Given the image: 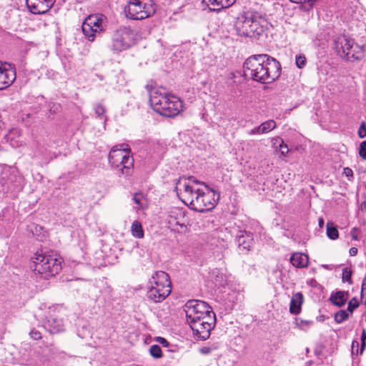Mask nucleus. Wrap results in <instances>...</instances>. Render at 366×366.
<instances>
[{"instance_id":"a211bd4d","label":"nucleus","mask_w":366,"mask_h":366,"mask_svg":"<svg viewBox=\"0 0 366 366\" xmlns=\"http://www.w3.org/2000/svg\"><path fill=\"white\" fill-rule=\"evenodd\" d=\"M62 318L56 314H50L44 323V328L51 334H56L64 330Z\"/></svg>"},{"instance_id":"20e7f679","label":"nucleus","mask_w":366,"mask_h":366,"mask_svg":"<svg viewBox=\"0 0 366 366\" xmlns=\"http://www.w3.org/2000/svg\"><path fill=\"white\" fill-rule=\"evenodd\" d=\"M33 269L44 278L54 276L61 269V259L54 252H37L33 257Z\"/></svg>"},{"instance_id":"a878e982","label":"nucleus","mask_w":366,"mask_h":366,"mask_svg":"<svg viewBox=\"0 0 366 366\" xmlns=\"http://www.w3.org/2000/svg\"><path fill=\"white\" fill-rule=\"evenodd\" d=\"M326 227L327 237L332 240L337 239L339 237V232L337 227L334 225V223L328 222Z\"/></svg>"},{"instance_id":"c756f323","label":"nucleus","mask_w":366,"mask_h":366,"mask_svg":"<svg viewBox=\"0 0 366 366\" xmlns=\"http://www.w3.org/2000/svg\"><path fill=\"white\" fill-rule=\"evenodd\" d=\"M94 112L97 117L101 119L104 118V115L106 112L104 107L101 104H97L94 106Z\"/></svg>"},{"instance_id":"0eeeda50","label":"nucleus","mask_w":366,"mask_h":366,"mask_svg":"<svg viewBox=\"0 0 366 366\" xmlns=\"http://www.w3.org/2000/svg\"><path fill=\"white\" fill-rule=\"evenodd\" d=\"M127 18L132 20H142L155 13L152 0H129L124 7Z\"/></svg>"},{"instance_id":"1a4fd4ad","label":"nucleus","mask_w":366,"mask_h":366,"mask_svg":"<svg viewBox=\"0 0 366 366\" xmlns=\"http://www.w3.org/2000/svg\"><path fill=\"white\" fill-rule=\"evenodd\" d=\"M338 54L347 61L359 60L362 56V49L354 44V41L345 36H340L335 41Z\"/></svg>"},{"instance_id":"473e14b6","label":"nucleus","mask_w":366,"mask_h":366,"mask_svg":"<svg viewBox=\"0 0 366 366\" xmlns=\"http://www.w3.org/2000/svg\"><path fill=\"white\" fill-rule=\"evenodd\" d=\"M306 64V58L305 55L300 54L296 56V65L299 69L303 68Z\"/></svg>"},{"instance_id":"4468645a","label":"nucleus","mask_w":366,"mask_h":366,"mask_svg":"<svg viewBox=\"0 0 366 366\" xmlns=\"http://www.w3.org/2000/svg\"><path fill=\"white\" fill-rule=\"evenodd\" d=\"M187 222L188 218L182 208L174 207L170 211L168 217V224L174 230L179 232V228H176V227H179L182 232L185 231Z\"/></svg>"},{"instance_id":"de8ad7c7","label":"nucleus","mask_w":366,"mask_h":366,"mask_svg":"<svg viewBox=\"0 0 366 366\" xmlns=\"http://www.w3.org/2000/svg\"><path fill=\"white\" fill-rule=\"evenodd\" d=\"M318 224H319L320 227H323V225H324V219L322 217L319 218Z\"/></svg>"},{"instance_id":"58836bf2","label":"nucleus","mask_w":366,"mask_h":366,"mask_svg":"<svg viewBox=\"0 0 366 366\" xmlns=\"http://www.w3.org/2000/svg\"><path fill=\"white\" fill-rule=\"evenodd\" d=\"M365 340H366V332L365 330H362V335H361V349H360V353L362 352L364 347L365 346Z\"/></svg>"},{"instance_id":"f8f14e48","label":"nucleus","mask_w":366,"mask_h":366,"mask_svg":"<svg viewBox=\"0 0 366 366\" xmlns=\"http://www.w3.org/2000/svg\"><path fill=\"white\" fill-rule=\"evenodd\" d=\"M103 20L102 16L90 15L82 24V31L85 37L90 41H93L97 34H99L104 29Z\"/></svg>"},{"instance_id":"37998d69","label":"nucleus","mask_w":366,"mask_h":366,"mask_svg":"<svg viewBox=\"0 0 366 366\" xmlns=\"http://www.w3.org/2000/svg\"><path fill=\"white\" fill-rule=\"evenodd\" d=\"M344 174L347 177H352L353 176V172L349 167H346V168L344 169Z\"/></svg>"},{"instance_id":"5701e85b","label":"nucleus","mask_w":366,"mask_h":366,"mask_svg":"<svg viewBox=\"0 0 366 366\" xmlns=\"http://www.w3.org/2000/svg\"><path fill=\"white\" fill-rule=\"evenodd\" d=\"M291 264L298 268H304L307 267L309 259L307 255L303 253H295L290 257Z\"/></svg>"},{"instance_id":"412c9836","label":"nucleus","mask_w":366,"mask_h":366,"mask_svg":"<svg viewBox=\"0 0 366 366\" xmlns=\"http://www.w3.org/2000/svg\"><path fill=\"white\" fill-rule=\"evenodd\" d=\"M276 128V122L274 120H267L262 123L259 126L255 127L247 132L249 135L267 134Z\"/></svg>"},{"instance_id":"c03bdc74","label":"nucleus","mask_w":366,"mask_h":366,"mask_svg":"<svg viewBox=\"0 0 366 366\" xmlns=\"http://www.w3.org/2000/svg\"><path fill=\"white\" fill-rule=\"evenodd\" d=\"M349 252L350 256H355L357 254V249L356 247H351Z\"/></svg>"},{"instance_id":"72a5a7b5","label":"nucleus","mask_w":366,"mask_h":366,"mask_svg":"<svg viewBox=\"0 0 366 366\" xmlns=\"http://www.w3.org/2000/svg\"><path fill=\"white\" fill-rule=\"evenodd\" d=\"M359 155L362 159L366 160V141L360 143L359 147Z\"/></svg>"},{"instance_id":"6ab92c4d","label":"nucleus","mask_w":366,"mask_h":366,"mask_svg":"<svg viewBox=\"0 0 366 366\" xmlns=\"http://www.w3.org/2000/svg\"><path fill=\"white\" fill-rule=\"evenodd\" d=\"M16 78L14 70L6 69L0 61V90L11 85Z\"/></svg>"},{"instance_id":"7c9ffc66","label":"nucleus","mask_w":366,"mask_h":366,"mask_svg":"<svg viewBox=\"0 0 366 366\" xmlns=\"http://www.w3.org/2000/svg\"><path fill=\"white\" fill-rule=\"evenodd\" d=\"M359 307V302L356 297H353L348 303L347 311L352 313Z\"/></svg>"},{"instance_id":"dca6fc26","label":"nucleus","mask_w":366,"mask_h":366,"mask_svg":"<svg viewBox=\"0 0 366 366\" xmlns=\"http://www.w3.org/2000/svg\"><path fill=\"white\" fill-rule=\"evenodd\" d=\"M236 242L240 252L247 253L254 245L253 233L247 231H239L236 237Z\"/></svg>"},{"instance_id":"e433bc0d","label":"nucleus","mask_w":366,"mask_h":366,"mask_svg":"<svg viewBox=\"0 0 366 366\" xmlns=\"http://www.w3.org/2000/svg\"><path fill=\"white\" fill-rule=\"evenodd\" d=\"M30 337L34 340H39L41 339V334L36 330H32L29 333Z\"/></svg>"},{"instance_id":"bb28decb","label":"nucleus","mask_w":366,"mask_h":366,"mask_svg":"<svg viewBox=\"0 0 366 366\" xmlns=\"http://www.w3.org/2000/svg\"><path fill=\"white\" fill-rule=\"evenodd\" d=\"M349 317V313L345 310H339L335 315V320L337 323L340 324Z\"/></svg>"},{"instance_id":"c85d7f7f","label":"nucleus","mask_w":366,"mask_h":366,"mask_svg":"<svg viewBox=\"0 0 366 366\" xmlns=\"http://www.w3.org/2000/svg\"><path fill=\"white\" fill-rule=\"evenodd\" d=\"M274 144H279V150L282 155L285 156L289 152V148L282 139H275Z\"/></svg>"},{"instance_id":"4c0bfd02","label":"nucleus","mask_w":366,"mask_h":366,"mask_svg":"<svg viewBox=\"0 0 366 366\" xmlns=\"http://www.w3.org/2000/svg\"><path fill=\"white\" fill-rule=\"evenodd\" d=\"M360 233V231L358 228L353 227L351 230L352 238L354 240H359L360 239V237H359Z\"/></svg>"},{"instance_id":"f704fd0d","label":"nucleus","mask_w":366,"mask_h":366,"mask_svg":"<svg viewBox=\"0 0 366 366\" xmlns=\"http://www.w3.org/2000/svg\"><path fill=\"white\" fill-rule=\"evenodd\" d=\"M358 136L361 139L366 137V124L365 122H362L359 127Z\"/></svg>"},{"instance_id":"b1692460","label":"nucleus","mask_w":366,"mask_h":366,"mask_svg":"<svg viewBox=\"0 0 366 366\" xmlns=\"http://www.w3.org/2000/svg\"><path fill=\"white\" fill-rule=\"evenodd\" d=\"M348 298V294L344 291H337L335 293H332L330 297V300L332 303L337 307L343 306L347 302Z\"/></svg>"},{"instance_id":"f3484780","label":"nucleus","mask_w":366,"mask_h":366,"mask_svg":"<svg viewBox=\"0 0 366 366\" xmlns=\"http://www.w3.org/2000/svg\"><path fill=\"white\" fill-rule=\"evenodd\" d=\"M56 0H26L29 11L35 14L47 12L54 5Z\"/></svg>"},{"instance_id":"a18cd8bd","label":"nucleus","mask_w":366,"mask_h":366,"mask_svg":"<svg viewBox=\"0 0 366 366\" xmlns=\"http://www.w3.org/2000/svg\"><path fill=\"white\" fill-rule=\"evenodd\" d=\"M359 343L357 341H353L352 343V352H354L355 348L357 347V352L358 351Z\"/></svg>"},{"instance_id":"cd10ccee","label":"nucleus","mask_w":366,"mask_h":366,"mask_svg":"<svg viewBox=\"0 0 366 366\" xmlns=\"http://www.w3.org/2000/svg\"><path fill=\"white\" fill-rule=\"evenodd\" d=\"M149 353L154 358H160L162 356V349L157 345H154L150 347Z\"/></svg>"},{"instance_id":"423d86ee","label":"nucleus","mask_w":366,"mask_h":366,"mask_svg":"<svg viewBox=\"0 0 366 366\" xmlns=\"http://www.w3.org/2000/svg\"><path fill=\"white\" fill-rule=\"evenodd\" d=\"M114 147L109 154V162L114 168L119 169L122 175L130 176L133 172L134 159L127 145Z\"/></svg>"},{"instance_id":"09e8293b","label":"nucleus","mask_w":366,"mask_h":366,"mask_svg":"<svg viewBox=\"0 0 366 366\" xmlns=\"http://www.w3.org/2000/svg\"><path fill=\"white\" fill-rule=\"evenodd\" d=\"M363 287H364V284L362 285V292H363Z\"/></svg>"},{"instance_id":"ea45409f","label":"nucleus","mask_w":366,"mask_h":366,"mask_svg":"<svg viewBox=\"0 0 366 366\" xmlns=\"http://www.w3.org/2000/svg\"><path fill=\"white\" fill-rule=\"evenodd\" d=\"M133 200L137 204L141 206L142 195L139 194H135L133 197Z\"/></svg>"},{"instance_id":"4be33fe9","label":"nucleus","mask_w":366,"mask_h":366,"mask_svg":"<svg viewBox=\"0 0 366 366\" xmlns=\"http://www.w3.org/2000/svg\"><path fill=\"white\" fill-rule=\"evenodd\" d=\"M303 303V295L301 292L294 294L290 300V312L293 315H297L301 311Z\"/></svg>"},{"instance_id":"f257e3e1","label":"nucleus","mask_w":366,"mask_h":366,"mask_svg":"<svg viewBox=\"0 0 366 366\" xmlns=\"http://www.w3.org/2000/svg\"><path fill=\"white\" fill-rule=\"evenodd\" d=\"M180 189L182 202L189 204L190 207L198 212H205L212 209L219 199V194L209 187L204 182L197 180L194 176H189L187 180L178 179L176 189Z\"/></svg>"},{"instance_id":"2eb2a0df","label":"nucleus","mask_w":366,"mask_h":366,"mask_svg":"<svg viewBox=\"0 0 366 366\" xmlns=\"http://www.w3.org/2000/svg\"><path fill=\"white\" fill-rule=\"evenodd\" d=\"M268 26L267 20L257 12H254L252 24H251L249 37L258 38L264 34Z\"/></svg>"},{"instance_id":"9b49d317","label":"nucleus","mask_w":366,"mask_h":366,"mask_svg":"<svg viewBox=\"0 0 366 366\" xmlns=\"http://www.w3.org/2000/svg\"><path fill=\"white\" fill-rule=\"evenodd\" d=\"M216 322L215 315H206L202 319L189 323L194 335L200 340H206L209 335L211 330L214 328Z\"/></svg>"},{"instance_id":"ddd939ff","label":"nucleus","mask_w":366,"mask_h":366,"mask_svg":"<svg viewBox=\"0 0 366 366\" xmlns=\"http://www.w3.org/2000/svg\"><path fill=\"white\" fill-rule=\"evenodd\" d=\"M253 16L254 11H244L238 15L234 24V30L238 36L249 37Z\"/></svg>"},{"instance_id":"c9c22d12","label":"nucleus","mask_w":366,"mask_h":366,"mask_svg":"<svg viewBox=\"0 0 366 366\" xmlns=\"http://www.w3.org/2000/svg\"><path fill=\"white\" fill-rule=\"evenodd\" d=\"M351 276L352 273L350 271L347 270L346 268L343 269L342 279L344 281L351 283Z\"/></svg>"},{"instance_id":"39448f33","label":"nucleus","mask_w":366,"mask_h":366,"mask_svg":"<svg viewBox=\"0 0 366 366\" xmlns=\"http://www.w3.org/2000/svg\"><path fill=\"white\" fill-rule=\"evenodd\" d=\"M147 297L154 303L161 302L172 292V283L169 276L163 271L156 272L149 280Z\"/></svg>"},{"instance_id":"2f4dec72","label":"nucleus","mask_w":366,"mask_h":366,"mask_svg":"<svg viewBox=\"0 0 366 366\" xmlns=\"http://www.w3.org/2000/svg\"><path fill=\"white\" fill-rule=\"evenodd\" d=\"M312 323V321L296 320V325L302 330H307Z\"/></svg>"},{"instance_id":"393cba45","label":"nucleus","mask_w":366,"mask_h":366,"mask_svg":"<svg viewBox=\"0 0 366 366\" xmlns=\"http://www.w3.org/2000/svg\"><path fill=\"white\" fill-rule=\"evenodd\" d=\"M131 232L133 237L136 238H143L144 231L142 224L139 221H134L131 227Z\"/></svg>"},{"instance_id":"f03ea898","label":"nucleus","mask_w":366,"mask_h":366,"mask_svg":"<svg viewBox=\"0 0 366 366\" xmlns=\"http://www.w3.org/2000/svg\"><path fill=\"white\" fill-rule=\"evenodd\" d=\"M246 77L261 84H270L280 75L281 65L274 58L267 54L249 57L243 65Z\"/></svg>"},{"instance_id":"7ed1b4c3","label":"nucleus","mask_w":366,"mask_h":366,"mask_svg":"<svg viewBox=\"0 0 366 366\" xmlns=\"http://www.w3.org/2000/svg\"><path fill=\"white\" fill-rule=\"evenodd\" d=\"M149 103L154 112L166 117H175L183 109V104L179 98L162 92L159 89L151 91Z\"/></svg>"},{"instance_id":"aec40b11","label":"nucleus","mask_w":366,"mask_h":366,"mask_svg":"<svg viewBox=\"0 0 366 366\" xmlns=\"http://www.w3.org/2000/svg\"><path fill=\"white\" fill-rule=\"evenodd\" d=\"M237 0H202V3L207 6L209 10L213 11H219L223 9L232 6Z\"/></svg>"},{"instance_id":"6e6552de","label":"nucleus","mask_w":366,"mask_h":366,"mask_svg":"<svg viewBox=\"0 0 366 366\" xmlns=\"http://www.w3.org/2000/svg\"><path fill=\"white\" fill-rule=\"evenodd\" d=\"M134 33L129 27H120L112 36L110 48L114 53L119 54L129 49L134 44Z\"/></svg>"},{"instance_id":"9d476101","label":"nucleus","mask_w":366,"mask_h":366,"mask_svg":"<svg viewBox=\"0 0 366 366\" xmlns=\"http://www.w3.org/2000/svg\"><path fill=\"white\" fill-rule=\"evenodd\" d=\"M184 311L188 323L200 320L206 315H215L208 304L198 300H189L185 305Z\"/></svg>"},{"instance_id":"79ce46f5","label":"nucleus","mask_w":366,"mask_h":366,"mask_svg":"<svg viewBox=\"0 0 366 366\" xmlns=\"http://www.w3.org/2000/svg\"><path fill=\"white\" fill-rule=\"evenodd\" d=\"M292 2L296 3V4H302V3H311L312 5L313 2L316 1L317 0H290Z\"/></svg>"},{"instance_id":"49530a36","label":"nucleus","mask_w":366,"mask_h":366,"mask_svg":"<svg viewBox=\"0 0 366 366\" xmlns=\"http://www.w3.org/2000/svg\"><path fill=\"white\" fill-rule=\"evenodd\" d=\"M201 352L203 354H208L210 352V349L209 347H204L202 348Z\"/></svg>"},{"instance_id":"a19ab883","label":"nucleus","mask_w":366,"mask_h":366,"mask_svg":"<svg viewBox=\"0 0 366 366\" xmlns=\"http://www.w3.org/2000/svg\"><path fill=\"white\" fill-rule=\"evenodd\" d=\"M157 342L162 344L164 347H167L169 345V342L164 337H158L157 339Z\"/></svg>"}]
</instances>
